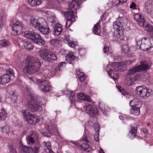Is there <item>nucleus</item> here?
Instances as JSON below:
<instances>
[{
	"label": "nucleus",
	"mask_w": 153,
	"mask_h": 153,
	"mask_svg": "<svg viewBox=\"0 0 153 153\" xmlns=\"http://www.w3.org/2000/svg\"><path fill=\"white\" fill-rule=\"evenodd\" d=\"M23 65L25 67L22 68L24 73L31 74L37 71L40 68L41 63L39 60L35 57H30L23 61Z\"/></svg>",
	"instance_id": "nucleus-1"
},
{
	"label": "nucleus",
	"mask_w": 153,
	"mask_h": 153,
	"mask_svg": "<svg viewBox=\"0 0 153 153\" xmlns=\"http://www.w3.org/2000/svg\"><path fill=\"white\" fill-rule=\"evenodd\" d=\"M30 23L31 25L35 28L38 29L43 34H47L50 32L51 30L43 18L32 17L30 19Z\"/></svg>",
	"instance_id": "nucleus-2"
},
{
	"label": "nucleus",
	"mask_w": 153,
	"mask_h": 153,
	"mask_svg": "<svg viewBox=\"0 0 153 153\" xmlns=\"http://www.w3.org/2000/svg\"><path fill=\"white\" fill-rule=\"evenodd\" d=\"M133 61L128 60L121 62H115L111 64H108L107 66V72L109 76L114 81H116L118 77L115 72L119 69H121V66L123 65H129L133 62Z\"/></svg>",
	"instance_id": "nucleus-3"
},
{
	"label": "nucleus",
	"mask_w": 153,
	"mask_h": 153,
	"mask_svg": "<svg viewBox=\"0 0 153 153\" xmlns=\"http://www.w3.org/2000/svg\"><path fill=\"white\" fill-rule=\"evenodd\" d=\"M79 3L80 2L78 3L75 0H73L72 2L69 4L68 7L69 10L65 13L64 15L67 20L66 24V27L67 28L70 27L74 21L75 17L73 15V11L79 7Z\"/></svg>",
	"instance_id": "nucleus-4"
},
{
	"label": "nucleus",
	"mask_w": 153,
	"mask_h": 153,
	"mask_svg": "<svg viewBox=\"0 0 153 153\" xmlns=\"http://www.w3.org/2000/svg\"><path fill=\"white\" fill-rule=\"evenodd\" d=\"M22 112L24 119L28 123L33 125L39 121L40 120L38 117L30 114L28 110H24L22 111Z\"/></svg>",
	"instance_id": "nucleus-5"
},
{
	"label": "nucleus",
	"mask_w": 153,
	"mask_h": 153,
	"mask_svg": "<svg viewBox=\"0 0 153 153\" xmlns=\"http://www.w3.org/2000/svg\"><path fill=\"white\" fill-rule=\"evenodd\" d=\"M137 94L140 97L146 98L153 93L152 90L144 86H139L136 89Z\"/></svg>",
	"instance_id": "nucleus-6"
},
{
	"label": "nucleus",
	"mask_w": 153,
	"mask_h": 153,
	"mask_svg": "<svg viewBox=\"0 0 153 153\" xmlns=\"http://www.w3.org/2000/svg\"><path fill=\"white\" fill-rule=\"evenodd\" d=\"M138 46L137 48H140L143 51H148L152 47L150 39L144 37L137 42Z\"/></svg>",
	"instance_id": "nucleus-7"
},
{
	"label": "nucleus",
	"mask_w": 153,
	"mask_h": 153,
	"mask_svg": "<svg viewBox=\"0 0 153 153\" xmlns=\"http://www.w3.org/2000/svg\"><path fill=\"white\" fill-rule=\"evenodd\" d=\"M149 68V65L146 62H143L140 65L136 66L130 69L128 74L129 75H132L136 72L147 70Z\"/></svg>",
	"instance_id": "nucleus-8"
},
{
	"label": "nucleus",
	"mask_w": 153,
	"mask_h": 153,
	"mask_svg": "<svg viewBox=\"0 0 153 153\" xmlns=\"http://www.w3.org/2000/svg\"><path fill=\"white\" fill-rule=\"evenodd\" d=\"M23 27L24 25L22 22L16 21L12 25V34L15 35L20 34L22 32Z\"/></svg>",
	"instance_id": "nucleus-9"
},
{
	"label": "nucleus",
	"mask_w": 153,
	"mask_h": 153,
	"mask_svg": "<svg viewBox=\"0 0 153 153\" xmlns=\"http://www.w3.org/2000/svg\"><path fill=\"white\" fill-rule=\"evenodd\" d=\"M37 83L40 89L42 91L46 92L50 90V86L49 82L47 80H38Z\"/></svg>",
	"instance_id": "nucleus-10"
},
{
	"label": "nucleus",
	"mask_w": 153,
	"mask_h": 153,
	"mask_svg": "<svg viewBox=\"0 0 153 153\" xmlns=\"http://www.w3.org/2000/svg\"><path fill=\"white\" fill-rule=\"evenodd\" d=\"M87 113L93 117H96L98 115V109L93 107L91 105H88L84 106Z\"/></svg>",
	"instance_id": "nucleus-11"
},
{
	"label": "nucleus",
	"mask_w": 153,
	"mask_h": 153,
	"mask_svg": "<svg viewBox=\"0 0 153 153\" xmlns=\"http://www.w3.org/2000/svg\"><path fill=\"white\" fill-rule=\"evenodd\" d=\"M39 102H38L36 100L32 99L30 103H29L27 106L31 110L32 112L37 111L41 108V104Z\"/></svg>",
	"instance_id": "nucleus-12"
},
{
	"label": "nucleus",
	"mask_w": 153,
	"mask_h": 153,
	"mask_svg": "<svg viewBox=\"0 0 153 153\" xmlns=\"http://www.w3.org/2000/svg\"><path fill=\"white\" fill-rule=\"evenodd\" d=\"M87 125L91 126H93L94 127L95 130L96 131H97L94 136V140L96 141H98L99 139V136L100 128L99 126L98 123L97 122H95V124H93L92 122L90 121L88 122Z\"/></svg>",
	"instance_id": "nucleus-13"
},
{
	"label": "nucleus",
	"mask_w": 153,
	"mask_h": 153,
	"mask_svg": "<svg viewBox=\"0 0 153 153\" xmlns=\"http://www.w3.org/2000/svg\"><path fill=\"white\" fill-rule=\"evenodd\" d=\"M145 7L146 12L153 18V1L150 0L146 2Z\"/></svg>",
	"instance_id": "nucleus-14"
},
{
	"label": "nucleus",
	"mask_w": 153,
	"mask_h": 153,
	"mask_svg": "<svg viewBox=\"0 0 153 153\" xmlns=\"http://www.w3.org/2000/svg\"><path fill=\"white\" fill-rule=\"evenodd\" d=\"M134 19L140 26H143V24L145 22L144 16L140 13H137L134 15Z\"/></svg>",
	"instance_id": "nucleus-15"
},
{
	"label": "nucleus",
	"mask_w": 153,
	"mask_h": 153,
	"mask_svg": "<svg viewBox=\"0 0 153 153\" xmlns=\"http://www.w3.org/2000/svg\"><path fill=\"white\" fill-rule=\"evenodd\" d=\"M145 78V75L143 74H138L136 75L134 77L133 79H130L128 81L127 85H131L135 81L144 80Z\"/></svg>",
	"instance_id": "nucleus-16"
},
{
	"label": "nucleus",
	"mask_w": 153,
	"mask_h": 153,
	"mask_svg": "<svg viewBox=\"0 0 153 153\" xmlns=\"http://www.w3.org/2000/svg\"><path fill=\"white\" fill-rule=\"evenodd\" d=\"M48 130L49 131V132H44L42 131L41 133V134L45 136L48 137H50L52 134L54 133V131H57V130L56 129V126L53 124L52 125H48Z\"/></svg>",
	"instance_id": "nucleus-17"
},
{
	"label": "nucleus",
	"mask_w": 153,
	"mask_h": 153,
	"mask_svg": "<svg viewBox=\"0 0 153 153\" xmlns=\"http://www.w3.org/2000/svg\"><path fill=\"white\" fill-rule=\"evenodd\" d=\"M38 137V134L36 132H33L30 135L27 137L28 144L32 145L34 143Z\"/></svg>",
	"instance_id": "nucleus-18"
},
{
	"label": "nucleus",
	"mask_w": 153,
	"mask_h": 153,
	"mask_svg": "<svg viewBox=\"0 0 153 153\" xmlns=\"http://www.w3.org/2000/svg\"><path fill=\"white\" fill-rule=\"evenodd\" d=\"M32 41L38 45H43L45 41L43 38L38 34H35Z\"/></svg>",
	"instance_id": "nucleus-19"
},
{
	"label": "nucleus",
	"mask_w": 153,
	"mask_h": 153,
	"mask_svg": "<svg viewBox=\"0 0 153 153\" xmlns=\"http://www.w3.org/2000/svg\"><path fill=\"white\" fill-rule=\"evenodd\" d=\"M127 0H109V2L107 3L109 6H118L119 5H121L126 2Z\"/></svg>",
	"instance_id": "nucleus-20"
},
{
	"label": "nucleus",
	"mask_w": 153,
	"mask_h": 153,
	"mask_svg": "<svg viewBox=\"0 0 153 153\" xmlns=\"http://www.w3.org/2000/svg\"><path fill=\"white\" fill-rule=\"evenodd\" d=\"M53 28L54 34L56 36H58L60 35L63 30L62 26L60 24H56L54 26Z\"/></svg>",
	"instance_id": "nucleus-21"
},
{
	"label": "nucleus",
	"mask_w": 153,
	"mask_h": 153,
	"mask_svg": "<svg viewBox=\"0 0 153 153\" xmlns=\"http://www.w3.org/2000/svg\"><path fill=\"white\" fill-rule=\"evenodd\" d=\"M49 52L48 50L43 49L39 51V53L40 56L43 59L47 60Z\"/></svg>",
	"instance_id": "nucleus-22"
},
{
	"label": "nucleus",
	"mask_w": 153,
	"mask_h": 153,
	"mask_svg": "<svg viewBox=\"0 0 153 153\" xmlns=\"http://www.w3.org/2000/svg\"><path fill=\"white\" fill-rule=\"evenodd\" d=\"M131 107H140L142 105L141 102L137 98H134L130 102Z\"/></svg>",
	"instance_id": "nucleus-23"
},
{
	"label": "nucleus",
	"mask_w": 153,
	"mask_h": 153,
	"mask_svg": "<svg viewBox=\"0 0 153 153\" xmlns=\"http://www.w3.org/2000/svg\"><path fill=\"white\" fill-rule=\"evenodd\" d=\"M10 76L7 74H4L0 77V84H4L8 83L10 79Z\"/></svg>",
	"instance_id": "nucleus-24"
},
{
	"label": "nucleus",
	"mask_w": 153,
	"mask_h": 153,
	"mask_svg": "<svg viewBox=\"0 0 153 153\" xmlns=\"http://www.w3.org/2000/svg\"><path fill=\"white\" fill-rule=\"evenodd\" d=\"M99 107L104 114H105L107 112L110 111V109L103 102L99 103Z\"/></svg>",
	"instance_id": "nucleus-25"
},
{
	"label": "nucleus",
	"mask_w": 153,
	"mask_h": 153,
	"mask_svg": "<svg viewBox=\"0 0 153 153\" xmlns=\"http://www.w3.org/2000/svg\"><path fill=\"white\" fill-rule=\"evenodd\" d=\"M27 15V11L24 7H21L19 8L16 16L18 17H23Z\"/></svg>",
	"instance_id": "nucleus-26"
},
{
	"label": "nucleus",
	"mask_w": 153,
	"mask_h": 153,
	"mask_svg": "<svg viewBox=\"0 0 153 153\" xmlns=\"http://www.w3.org/2000/svg\"><path fill=\"white\" fill-rule=\"evenodd\" d=\"M64 41L65 43L67 44L69 46L71 47H74L77 45L76 42H74L70 40L68 35H65V36L64 39Z\"/></svg>",
	"instance_id": "nucleus-27"
},
{
	"label": "nucleus",
	"mask_w": 153,
	"mask_h": 153,
	"mask_svg": "<svg viewBox=\"0 0 153 153\" xmlns=\"http://www.w3.org/2000/svg\"><path fill=\"white\" fill-rule=\"evenodd\" d=\"M143 25V26L140 27H143L145 30L149 32L152 34L153 37V27L152 26L146 22H145Z\"/></svg>",
	"instance_id": "nucleus-28"
},
{
	"label": "nucleus",
	"mask_w": 153,
	"mask_h": 153,
	"mask_svg": "<svg viewBox=\"0 0 153 153\" xmlns=\"http://www.w3.org/2000/svg\"><path fill=\"white\" fill-rule=\"evenodd\" d=\"M27 3L33 7H36L42 4V0H28Z\"/></svg>",
	"instance_id": "nucleus-29"
},
{
	"label": "nucleus",
	"mask_w": 153,
	"mask_h": 153,
	"mask_svg": "<svg viewBox=\"0 0 153 153\" xmlns=\"http://www.w3.org/2000/svg\"><path fill=\"white\" fill-rule=\"evenodd\" d=\"M0 132L8 135L10 133H12L13 131L10 127L6 126L3 128L0 127Z\"/></svg>",
	"instance_id": "nucleus-30"
},
{
	"label": "nucleus",
	"mask_w": 153,
	"mask_h": 153,
	"mask_svg": "<svg viewBox=\"0 0 153 153\" xmlns=\"http://www.w3.org/2000/svg\"><path fill=\"white\" fill-rule=\"evenodd\" d=\"M43 74L45 76H46V77L50 78L53 76L54 73L53 71V69L51 68H50L45 69Z\"/></svg>",
	"instance_id": "nucleus-31"
},
{
	"label": "nucleus",
	"mask_w": 153,
	"mask_h": 153,
	"mask_svg": "<svg viewBox=\"0 0 153 153\" xmlns=\"http://www.w3.org/2000/svg\"><path fill=\"white\" fill-rule=\"evenodd\" d=\"M78 98L81 100H83L89 102H91V100L89 97L84 94L83 93H80L77 95Z\"/></svg>",
	"instance_id": "nucleus-32"
},
{
	"label": "nucleus",
	"mask_w": 153,
	"mask_h": 153,
	"mask_svg": "<svg viewBox=\"0 0 153 153\" xmlns=\"http://www.w3.org/2000/svg\"><path fill=\"white\" fill-rule=\"evenodd\" d=\"M35 34L33 32L26 31L24 32V36L25 38L29 39L32 41Z\"/></svg>",
	"instance_id": "nucleus-33"
},
{
	"label": "nucleus",
	"mask_w": 153,
	"mask_h": 153,
	"mask_svg": "<svg viewBox=\"0 0 153 153\" xmlns=\"http://www.w3.org/2000/svg\"><path fill=\"white\" fill-rule=\"evenodd\" d=\"M23 46L27 50L31 51L33 48V44L29 41H24L23 42Z\"/></svg>",
	"instance_id": "nucleus-34"
},
{
	"label": "nucleus",
	"mask_w": 153,
	"mask_h": 153,
	"mask_svg": "<svg viewBox=\"0 0 153 153\" xmlns=\"http://www.w3.org/2000/svg\"><path fill=\"white\" fill-rule=\"evenodd\" d=\"M114 37L115 39L117 41L124 40L125 36L124 34L123 30H121L120 31L118 32Z\"/></svg>",
	"instance_id": "nucleus-35"
},
{
	"label": "nucleus",
	"mask_w": 153,
	"mask_h": 153,
	"mask_svg": "<svg viewBox=\"0 0 153 153\" xmlns=\"http://www.w3.org/2000/svg\"><path fill=\"white\" fill-rule=\"evenodd\" d=\"M113 28L117 32L121 30H123V27L118 22L116 21L113 23Z\"/></svg>",
	"instance_id": "nucleus-36"
},
{
	"label": "nucleus",
	"mask_w": 153,
	"mask_h": 153,
	"mask_svg": "<svg viewBox=\"0 0 153 153\" xmlns=\"http://www.w3.org/2000/svg\"><path fill=\"white\" fill-rule=\"evenodd\" d=\"M80 149L82 151L88 152L92 150V148L89 145L83 144L81 146H79Z\"/></svg>",
	"instance_id": "nucleus-37"
},
{
	"label": "nucleus",
	"mask_w": 153,
	"mask_h": 153,
	"mask_svg": "<svg viewBox=\"0 0 153 153\" xmlns=\"http://www.w3.org/2000/svg\"><path fill=\"white\" fill-rule=\"evenodd\" d=\"M119 22V23L123 27L127 25V21L125 17H122L119 18L116 21Z\"/></svg>",
	"instance_id": "nucleus-38"
},
{
	"label": "nucleus",
	"mask_w": 153,
	"mask_h": 153,
	"mask_svg": "<svg viewBox=\"0 0 153 153\" xmlns=\"http://www.w3.org/2000/svg\"><path fill=\"white\" fill-rule=\"evenodd\" d=\"M75 56L72 52L69 53L68 54L65 56V59L67 62L71 64L72 62L74 60Z\"/></svg>",
	"instance_id": "nucleus-39"
},
{
	"label": "nucleus",
	"mask_w": 153,
	"mask_h": 153,
	"mask_svg": "<svg viewBox=\"0 0 153 153\" xmlns=\"http://www.w3.org/2000/svg\"><path fill=\"white\" fill-rule=\"evenodd\" d=\"M93 33L97 35H99L100 33V27L99 23L95 25L93 28Z\"/></svg>",
	"instance_id": "nucleus-40"
},
{
	"label": "nucleus",
	"mask_w": 153,
	"mask_h": 153,
	"mask_svg": "<svg viewBox=\"0 0 153 153\" xmlns=\"http://www.w3.org/2000/svg\"><path fill=\"white\" fill-rule=\"evenodd\" d=\"M76 72L78 78L81 82L84 81L85 78V75H84L83 73L79 69L76 70Z\"/></svg>",
	"instance_id": "nucleus-41"
},
{
	"label": "nucleus",
	"mask_w": 153,
	"mask_h": 153,
	"mask_svg": "<svg viewBox=\"0 0 153 153\" xmlns=\"http://www.w3.org/2000/svg\"><path fill=\"white\" fill-rule=\"evenodd\" d=\"M31 148L27 146H21L19 151V153H30Z\"/></svg>",
	"instance_id": "nucleus-42"
},
{
	"label": "nucleus",
	"mask_w": 153,
	"mask_h": 153,
	"mask_svg": "<svg viewBox=\"0 0 153 153\" xmlns=\"http://www.w3.org/2000/svg\"><path fill=\"white\" fill-rule=\"evenodd\" d=\"M7 112L4 109H2L0 112V122L4 120L7 117Z\"/></svg>",
	"instance_id": "nucleus-43"
},
{
	"label": "nucleus",
	"mask_w": 153,
	"mask_h": 153,
	"mask_svg": "<svg viewBox=\"0 0 153 153\" xmlns=\"http://www.w3.org/2000/svg\"><path fill=\"white\" fill-rule=\"evenodd\" d=\"M40 144L39 143H36L33 149L31 148V150H30V153H38L40 147Z\"/></svg>",
	"instance_id": "nucleus-44"
},
{
	"label": "nucleus",
	"mask_w": 153,
	"mask_h": 153,
	"mask_svg": "<svg viewBox=\"0 0 153 153\" xmlns=\"http://www.w3.org/2000/svg\"><path fill=\"white\" fill-rule=\"evenodd\" d=\"M131 111L132 114L135 115H138L140 113V107H131Z\"/></svg>",
	"instance_id": "nucleus-45"
},
{
	"label": "nucleus",
	"mask_w": 153,
	"mask_h": 153,
	"mask_svg": "<svg viewBox=\"0 0 153 153\" xmlns=\"http://www.w3.org/2000/svg\"><path fill=\"white\" fill-rule=\"evenodd\" d=\"M9 42L7 40H3L0 41V46L3 47H7L10 45Z\"/></svg>",
	"instance_id": "nucleus-46"
},
{
	"label": "nucleus",
	"mask_w": 153,
	"mask_h": 153,
	"mask_svg": "<svg viewBox=\"0 0 153 153\" xmlns=\"http://www.w3.org/2000/svg\"><path fill=\"white\" fill-rule=\"evenodd\" d=\"M137 131V128L135 127H133L131 128L129 133L132 135L131 138L133 139L136 136V134Z\"/></svg>",
	"instance_id": "nucleus-47"
},
{
	"label": "nucleus",
	"mask_w": 153,
	"mask_h": 153,
	"mask_svg": "<svg viewBox=\"0 0 153 153\" xmlns=\"http://www.w3.org/2000/svg\"><path fill=\"white\" fill-rule=\"evenodd\" d=\"M117 88L118 91L124 95H128V93L126 92L123 88L120 87V86H117Z\"/></svg>",
	"instance_id": "nucleus-48"
},
{
	"label": "nucleus",
	"mask_w": 153,
	"mask_h": 153,
	"mask_svg": "<svg viewBox=\"0 0 153 153\" xmlns=\"http://www.w3.org/2000/svg\"><path fill=\"white\" fill-rule=\"evenodd\" d=\"M56 59V56L55 54H53L52 53L50 52L48 56V60H49L50 59L55 60Z\"/></svg>",
	"instance_id": "nucleus-49"
},
{
	"label": "nucleus",
	"mask_w": 153,
	"mask_h": 153,
	"mask_svg": "<svg viewBox=\"0 0 153 153\" xmlns=\"http://www.w3.org/2000/svg\"><path fill=\"white\" fill-rule=\"evenodd\" d=\"M122 51L124 53H127L129 51V49L127 45H123L122 46Z\"/></svg>",
	"instance_id": "nucleus-50"
},
{
	"label": "nucleus",
	"mask_w": 153,
	"mask_h": 153,
	"mask_svg": "<svg viewBox=\"0 0 153 153\" xmlns=\"http://www.w3.org/2000/svg\"><path fill=\"white\" fill-rule=\"evenodd\" d=\"M75 96H74L73 93H71V95L69 97V99L71 100V104L72 105H75V102H76V100L75 99Z\"/></svg>",
	"instance_id": "nucleus-51"
},
{
	"label": "nucleus",
	"mask_w": 153,
	"mask_h": 153,
	"mask_svg": "<svg viewBox=\"0 0 153 153\" xmlns=\"http://www.w3.org/2000/svg\"><path fill=\"white\" fill-rule=\"evenodd\" d=\"M48 19L49 22L52 23L53 24H54L55 23L56 20L54 16L52 15L51 17L48 16Z\"/></svg>",
	"instance_id": "nucleus-52"
},
{
	"label": "nucleus",
	"mask_w": 153,
	"mask_h": 153,
	"mask_svg": "<svg viewBox=\"0 0 153 153\" xmlns=\"http://www.w3.org/2000/svg\"><path fill=\"white\" fill-rule=\"evenodd\" d=\"M66 63L64 62H62L60 63L59 65H58L57 67H56V68L57 71H59L60 68L63 67H64Z\"/></svg>",
	"instance_id": "nucleus-53"
},
{
	"label": "nucleus",
	"mask_w": 153,
	"mask_h": 153,
	"mask_svg": "<svg viewBox=\"0 0 153 153\" xmlns=\"http://www.w3.org/2000/svg\"><path fill=\"white\" fill-rule=\"evenodd\" d=\"M29 79L30 80L31 82L35 84H37L38 82L39 79H36L34 77H30L29 78Z\"/></svg>",
	"instance_id": "nucleus-54"
},
{
	"label": "nucleus",
	"mask_w": 153,
	"mask_h": 153,
	"mask_svg": "<svg viewBox=\"0 0 153 153\" xmlns=\"http://www.w3.org/2000/svg\"><path fill=\"white\" fill-rule=\"evenodd\" d=\"M51 44L53 46H56L59 44V41L56 39H52L50 42Z\"/></svg>",
	"instance_id": "nucleus-55"
},
{
	"label": "nucleus",
	"mask_w": 153,
	"mask_h": 153,
	"mask_svg": "<svg viewBox=\"0 0 153 153\" xmlns=\"http://www.w3.org/2000/svg\"><path fill=\"white\" fill-rule=\"evenodd\" d=\"M86 52V50L84 49L81 48L79 51V53L80 55L83 56L85 55Z\"/></svg>",
	"instance_id": "nucleus-56"
},
{
	"label": "nucleus",
	"mask_w": 153,
	"mask_h": 153,
	"mask_svg": "<svg viewBox=\"0 0 153 153\" xmlns=\"http://www.w3.org/2000/svg\"><path fill=\"white\" fill-rule=\"evenodd\" d=\"M43 143L47 147L48 150L51 149V144L49 141H48L47 142H44Z\"/></svg>",
	"instance_id": "nucleus-57"
},
{
	"label": "nucleus",
	"mask_w": 153,
	"mask_h": 153,
	"mask_svg": "<svg viewBox=\"0 0 153 153\" xmlns=\"http://www.w3.org/2000/svg\"><path fill=\"white\" fill-rule=\"evenodd\" d=\"M6 74H9L12 76H14V74L13 71V70L11 69H7L6 71Z\"/></svg>",
	"instance_id": "nucleus-58"
},
{
	"label": "nucleus",
	"mask_w": 153,
	"mask_h": 153,
	"mask_svg": "<svg viewBox=\"0 0 153 153\" xmlns=\"http://www.w3.org/2000/svg\"><path fill=\"white\" fill-rule=\"evenodd\" d=\"M3 17L1 16H0V31L2 30V27L3 26Z\"/></svg>",
	"instance_id": "nucleus-59"
},
{
	"label": "nucleus",
	"mask_w": 153,
	"mask_h": 153,
	"mask_svg": "<svg viewBox=\"0 0 153 153\" xmlns=\"http://www.w3.org/2000/svg\"><path fill=\"white\" fill-rule=\"evenodd\" d=\"M130 8L133 10L136 9V4L134 2H132L130 6Z\"/></svg>",
	"instance_id": "nucleus-60"
},
{
	"label": "nucleus",
	"mask_w": 153,
	"mask_h": 153,
	"mask_svg": "<svg viewBox=\"0 0 153 153\" xmlns=\"http://www.w3.org/2000/svg\"><path fill=\"white\" fill-rule=\"evenodd\" d=\"M9 149L11 153H16V151L13 147L10 146L9 147Z\"/></svg>",
	"instance_id": "nucleus-61"
},
{
	"label": "nucleus",
	"mask_w": 153,
	"mask_h": 153,
	"mask_svg": "<svg viewBox=\"0 0 153 153\" xmlns=\"http://www.w3.org/2000/svg\"><path fill=\"white\" fill-rule=\"evenodd\" d=\"M82 140L87 143L88 142V139L87 136L85 135H84L82 138Z\"/></svg>",
	"instance_id": "nucleus-62"
},
{
	"label": "nucleus",
	"mask_w": 153,
	"mask_h": 153,
	"mask_svg": "<svg viewBox=\"0 0 153 153\" xmlns=\"http://www.w3.org/2000/svg\"><path fill=\"white\" fill-rule=\"evenodd\" d=\"M103 51L104 53H108L109 51V48L107 47H105L104 48Z\"/></svg>",
	"instance_id": "nucleus-63"
},
{
	"label": "nucleus",
	"mask_w": 153,
	"mask_h": 153,
	"mask_svg": "<svg viewBox=\"0 0 153 153\" xmlns=\"http://www.w3.org/2000/svg\"><path fill=\"white\" fill-rule=\"evenodd\" d=\"M143 131L144 133L146 134H147L148 133V130L146 128H144L143 129Z\"/></svg>",
	"instance_id": "nucleus-64"
}]
</instances>
